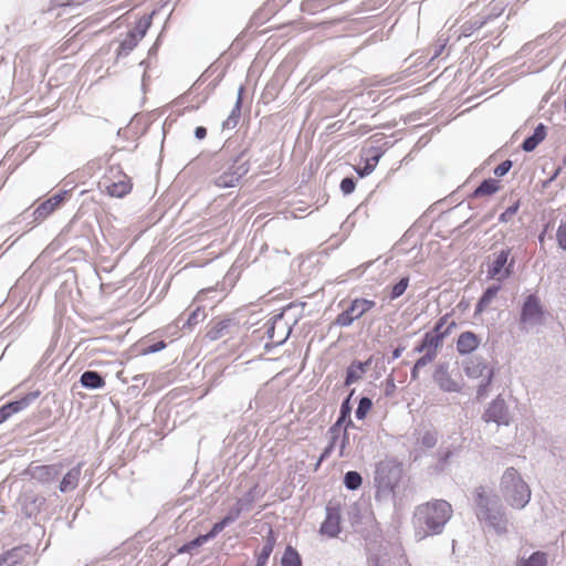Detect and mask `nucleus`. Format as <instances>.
I'll return each mask as SVG.
<instances>
[{
    "label": "nucleus",
    "mask_w": 566,
    "mask_h": 566,
    "mask_svg": "<svg viewBox=\"0 0 566 566\" xmlns=\"http://www.w3.org/2000/svg\"><path fill=\"white\" fill-rule=\"evenodd\" d=\"M376 303L367 298H355L349 306L339 313L335 319V324L340 327L350 326L356 319L370 311Z\"/></svg>",
    "instance_id": "obj_8"
},
{
    "label": "nucleus",
    "mask_w": 566,
    "mask_h": 566,
    "mask_svg": "<svg viewBox=\"0 0 566 566\" xmlns=\"http://www.w3.org/2000/svg\"><path fill=\"white\" fill-rule=\"evenodd\" d=\"M547 127L539 123L533 134L525 138L521 145L522 149L526 153L533 151L546 137Z\"/></svg>",
    "instance_id": "obj_22"
},
{
    "label": "nucleus",
    "mask_w": 566,
    "mask_h": 566,
    "mask_svg": "<svg viewBox=\"0 0 566 566\" xmlns=\"http://www.w3.org/2000/svg\"><path fill=\"white\" fill-rule=\"evenodd\" d=\"M208 541L206 539L205 535H199L197 536L196 538L185 543L182 546H180L178 548V553L179 554H186V553H191L193 549L202 546L203 544H206Z\"/></svg>",
    "instance_id": "obj_40"
},
{
    "label": "nucleus",
    "mask_w": 566,
    "mask_h": 566,
    "mask_svg": "<svg viewBox=\"0 0 566 566\" xmlns=\"http://www.w3.org/2000/svg\"><path fill=\"white\" fill-rule=\"evenodd\" d=\"M449 363H439L433 371L432 378L440 390L444 392H460L462 390V382L453 378L449 371Z\"/></svg>",
    "instance_id": "obj_12"
},
{
    "label": "nucleus",
    "mask_w": 566,
    "mask_h": 566,
    "mask_svg": "<svg viewBox=\"0 0 566 566\" xmlns=\"http://www.w3.org/2000/svg\"><path fill=\"white\" fill-rule=\"evenodd\" d=\"M82 473V463H78L77 465L73 467L71 470H69L64 476L62 478L59 490L62 493L70 492L74 490L80 481V476Z\"/></svg>",
    "instance_id": "obj_21"
},
{
    "label": "nucleus",
    "mask_w": 566,
    "mask_h": 566,
    "mask_svg": "<svg viewBox=\"0 0 566 566\" xmlns=\"http://www.w3.org/2000/svg\"><path fill=\"white\" fill-rule=\"evenodd\" d=\"M421 342L428 349V353L438 355V349L443 345V335L429 331L423 335Z\"/></svg>",
    "instance_id": "obj_32"
},
{
    "label": "nucleus",
    "mask_w": 566,
    "mask_h": 566,
    "mask_svg": "<svg viewBox=\"0 0 566 566\" xmlns=\"http://www.w3.org/2000/svg\"><path fill=\"white\" fill-rule=\"evenodd\" d=\"M438 442V433L433 430L424 431L420 438V443L427 449H432Z\"/></svg>",
    "instance_id": "obj_45"
},
{
    "label": "nucleus",
    "mask_w": 566,
    "mask_h": 566,
    "mask_svg": "<svg viewBox=\"0 0 566 566\" xmlns=\"http://www.w3.org/2000/svg\"><path fill=\"white\" fill-rule=\"evenodd\" d=\"M354 394V390L349 394V396L343 400L340 408H339V416L337 418L338 421L345 423L346 429L355 427L353 420L350 419L352 413V405H350V398Z\"/></svg>",
    "instance_id": "obj_33"
},
{
    "label": "nucleus",
    "mask_w": 566,
    "mask_h": 566,
    "mask_svg": "<svg viewBox=\"0 0 566 566\" xmlns=\"http://www.w3.org/2000/svg\"><path fill=\"white\" fill-rule=\"evenodd\" d=\"M452 455L453 451L451 449H439L436 453L437 462L430 467V471L436 474L444 472Z\"/></svg>",
    "instance_id": "obj_28"
},
{
    "label": "nucleus",
    "mask_w": 566,
    "mask_h": 566,
    "mask_svg": "<svg viewBox=\"0 0 566 566\" xmlns=\"http://www.w3.org/2000/svg\"><path fill=\"white\" fill-rule=\"evenodd\" d=\"M368 366V361H353L346 369L345 386H350L352 384L359 380L366 373Z\"/></svg>",
    "instance_id": "obj_25"
},
{
    "label": "nucleus",
    "mask_w": 566,
    "mask_h": 566,
    "mask_svg": "<svg viewBox=\"0 0 566 566\" xmlns=\"http://www.w3.org/2000/svg\"><path fill=\"white\" fill-rule=\"evenodd\" d=\"M556 241L558 247L566 251V221L560 222L556 232Z\"/></svg>",
    "instance_id": "obj_51"
},
{
    "label": "nucleus",
    "mask_w": 566,
    "mask_h": 566,
    "mask_svg": "<svg viewBox=\"0 0 566 566\" xmlns=\"http://www.w3.org/2000/svg\"><path fill=\"white\" fill-rule=\"evenodd\" d=\"M343 426H345V423L336 420V422L329 427V429L327 430V436L329 437L331 442L336 443L337 439L342 433Z\"/></svg>",
    "instance_id": "obj_50"
},
{
    "label": "nucleus",
    "mask_w": 566,
    "mask_h": 566,
    "mask_svg": "<svg viewBox=\"0 0 566 566\" xmlns=\"http://www.w3.org/2000/svg\"><path fill=\"white\" fill-rule=\"evenodd\" d=\"M500 289V285H490L489 287H486V290L483 292L482 296L479 298L476 303L475 314L482 313L491 304V302L497 295Z\"/></svg>",
    "instance_id": "obj_30"
},
{
    "label": "nucleus",
    "mask_w": 566,
    "mask_h": 566,
    "mask_svg": "<svg viewBox=\"0 0 566 566\" xmlns=\"http://www.w3.org/2000/svg\"><path fill=\"white\" fill-rule=\"evenodd\" d=\"M112 176L105 177L101 185L105 191L115 198H123L132 190L130 179L120 170H111Z\"/></svg>",
    "instance_id": "obj_9"
},
{
    "label": "nucleus",
    "mask_w": 566,
    "mask_h": 566,
    "mask_svg": "<svg viewBox=\"0 0 566 566\" xmlns=\"http://www.w3.org/2000/svg\"><path fill=\"white\" fill-rule=\"evenodd\" d=\"M520 209V201H515L513 205L507 207L504 212H502L499 217V221L506 223L512 220V218L517 213Z\"/></svg>",
    "instance_id": "obj_47"
},
{
    "label": "nucleus",
    "mask_w": 566,
    "mask_h": 566,
    "mask_svg": "<svg viewBox=\"0 0 566 566\" xmlns=\"http://www.w3.org/2000/svg\"><path fill=\"white\" fill-rule=\"evenodd\" d=\"M336 0H303L301 9L308 14H315L335 3Z\"/></svg>",
    "instance_id": "obj_29"
},
{
    "label": "nucleus",
    "mask_w": 566,
    "mask_h": 566,
    "mask_svg": "<svg viewBox=\"0 0 566 566\" xmlns=\"http://www.w3.org/2000/svg\"><path fill=\"white\" fill-rule=\"evenodd\" d=\"M290 333H291V327H289V329H287L286 334H285L281 339L276 340V343H277L279 345L283 344V343L287 339V337H289Z\"/></svg>",
    "instance_id": "obj_63"
},
{
    "label": "nucleus",
    "mask_w": 566,
    "mask_h": 566,
    "mask_svg": "<svg viewBox=\"0 0 566 566\" xmlns=\"http://www.w3.org/2000/svg\"><path fill=\"white\" fill-rule=\"evenodd\" d=\"M420 369L421 368H416V364L413 365V367L411 368V371H410L411 380H417L419 378Z\"/></svg>",
    "instance_id": "obj_61"
},
{
    "label": "nucleus",
    "mask_w": 566,
    "mask_h": 566,
    "mask_svg": "<svg viewBox=\"0 0 566 566\" xmlns=\"http://www.w3.org/2000/svg\"><path fill=\"white\" fill-rule=\"evenodd\" d=\"M545 311L541 300L535 294L525 297L520 313V329L528 332L535 326L544 324Z\"/></svg>",
    "instance_id": "obj_6"
},
{
    "label": "nucleus",
    "mask_w": 566,
    "mask_h": 566,
    "mask_svg": "<svg viewBox=\"0 0 566 566\" xmlns=\"http://www.w3.org/2000/svg\"><path fill=\"white\" fill-rule=\"evenodd\" d=\"M247 148L235 151L234 140H227L217 154L219 159L232 163L228 170L214 178V185L219 188L234 187L249 171V158H245Z\"/></svg>",
    "instance_id": "obj_3"
},
{
    "label": "nucleus",
    "mask_w": 566,
    "mask_h": 566,
    "mask_svg": "<svg viewBox=\"0 0 566 566\" xmlns=\"http://www.w3.org/2000/svg\"><path fill=\"white\" fill-rule=\"evenodd\" d=\"M408 285H409V277L408 276L401 277L392 286L389 298L390 300H396V298L400 297L406 292Z\"/></svg>",
    "instance_id": "obj_43"
},
{
    "label": "nucleus",
    "mask_w": 566,
    "mask_h": 566,
    "mask_svg": "<svg viewBox=\"0 0 566 566\" xmlns=\"http://www.w3.org/2000/svg\"><path fill=\"white\" fill-rule=\"evenodd\" d=\"M282 566H302V558L298 554V552L289 545L282 556L281 559Z\"/></svg>",
    "instance_id": "obj_36"
},
{
    "label": "nucleus",
    "mask_w": 566,
    "mask_h": 566,
    "mask_svg": "<svg viewBox=\"0 0 566 566\" xmlns=\"http://www.w3.org/2000/svg\"><path fill=\"white\" fill-rule=\"evenodd\" d=\"M343 195L348 196L354 192L356 188V180L354 177H345L339 185Z\"/></svg>",
    "instance_id": "obj_49"
},
{
    "label": "nucleus",
    "mask_w": 566,
    "mask_h": 566,
    "mask_svg": "<svg viewBox=\"0 0 566 566\" xmlns=\"http://www.w3.org/2000/svg\"><path fill=\"white\" fill-rule=\"evenodd\" d=\"M448 322V316L444 315L442 317L439 318V321L436 323L434 327L430 331L434 334H442L443 335V338L449 334L450 329L452 326H454V323H450L448 327H444V325L447 324Z\"/></svg>",
    "instance_id": "obj_46"
},
{
    "label": "nucleus",
    "mask_w": 566,
    "mask_h": 566,
    "mask_svg": "<svg viewBox=\"0 0 566 566\" xmlns=\"http://www.w3.org/2000/svg\"><path fill=\"white\" fill-rule=\"evenodd\" d=\"M480 344L479 337L473 332H463L457 340V350L461 355H468L474 352Z\"/></svg>",
    "instance_id": "obj_19"
},
{
    "label": "nucleus",
    "mask_w": 566,
    "mask_h": 566,
    "mask_svg": "<svg viewBox=\"0 0 566 566\" xmlns=\"http://www.w3.org/2000/svg\"><path fill=\"white\" fill-rule=\"evenodd\" d=\"M80 382L86 389H101L106 385L104 377L95 370L84 371L80 377Z\"/></svg>",
    "instance_id": "obj_24"
},
{
    "label": "nucleus",
    "mask_w": 566,
    "mask_h": 566,
    "mask_svg": "<svg viewBox=\"0 0 566 566\" xmlns=\"http://www.w3.org/2000/svg\"><path fill=\"white\" fill-rule=\"evenodd\" d=\"M137 36L128 31L125 39L120 42L116 56L117 59L127 56L138 44Z\"/></svg>",
    "instance_id": "obj_34"
},
{
    "label": "nucleus",
    "mask_w": 566,
    "mask_h": 566,
    "mask_svg": "<svg viewBox=\"0 0 566 566\" xmlns=\"http://www.w3.org/2000/svg\"><path fill=\"white\" fill-rule=\"evenodd\" d=\"M549 228H551V223L548 222V223H546V224H545V227H544L543 231L538 234V241H539V243H543V242H544V240H545V235H546V233H547V231H548V229H549Z\"/></svg>",
    "instance_id": "obj_60"
},
{
    "label": "nucleus",
    "mask_w": 566,
    "mask_h": 566,
    "mask_svg": "<svg viewBox=\"0 0 566 566\" xmlns=\"http://www.w3.org/2000/svg\"><path fill=\"white\" fill-rule=\"evenodd\" d=\"M512 249H502L495 254L494 260L488 266V277L503 281L511 276L514 271L515 258L510 259Z\"/></svg>",
    "instance_id": "obj_7"
},
{
    "label": "nucleus",
    "mask_w": 566,
    "mask_h": 566,
    "mask_svg": "<svg viewBox=\"0 0 566 566\" xmlns=\"http://www.w3.org/2000/svg\"><path fill=\"white\" fill-rule=\"evenodd\" d=\"M380 157H381V154L376 153L375 155H373L370 157V159H368V161L365 164L364 167L358 168L356 171L359 175V177H366V176L370 175L374 171V169L376 168Z\"/></svg>",
    "instance_id": "obj_41"
},
{
    "label": "nucleus",
    "mask_w": 566,
    "mask_h": 566,
    "mask_svg": "<svg viewBox=\"0 0 566 566\" xmlns=\"http://www.w3.org/2000/svg\"><path fill=\"white\" fill-rule=\"evenodd\" d=\"M234 322L231 318H224L212 323L207 331L206 337L210 340H218L230 333Z\"/></svg>",
    "instance_id": "obj_20"
},
{
    "label": "nucleus",
    "mask_w": 566,
    "mask_h": 566,
    "mask_svg": "<svg viewBox=\"0 0 566 566\" xmlns=\"http://www.w3.org/2000/svg\"><path fill=\"white\" fill-rule=\"evenodd\" d=\"M40 396V391H31L25 396L20 398L19 400L10 401L0 407V424L7 421L11 416L18 413L25 408H28L32 402H34Z\"/></svg>",
    "instance_id": "obj_14"
},
{
    "label": "nucleus",
    "mask_w": 566,
    "mask_h": 566,
    "mask_svg": "<svg viewBox=\"0 0 566 566\" xmlns=\"http://www.w3.org/2000/svg\"><path fill=\"white\" fill-rule=\"evenodd\" d=\"M276 537L272 528H269L268 535L264 538V544L261 551L256 554L255 566H265L274 549Z\"/></svg>",
    "instance_id": "obj_23"
},
{
    "label": "nucleus",
    "mask_w": 566,
    "mask_h": 566,
    "mask_svg": "<svg viewBox=\"0 0 566 566\" xmlns=\"http://www.w3.org/2000/svg\"><path fill=\"white\" fill-rule=\"evenodd\" d=\"M512 166V160L506 159L502 161L499 166H496L493 172L496 177H503L511 170Z\"/></svg>",
    "instance_id": "obj_52"
},
{
    "label": "nucleus",
    "mask_w": 566,
    "mask_h": 566,
    "mask_svg": "<svg viewBox=\"0 0 566 566\" xmlns=\"http://www.w3.org/2000/svg\"><path fill=\"white\" fill-rule=\"evenodd\" d=\"M46 503V499L33 491H24L18 499L20 513L27 518L36 517Z\"/></svg>",
    "instance_id": "obj_11"
},
{
    "label": "nucleus",
    "mask_w": 566,
    "mask_h": 566,
    "mask_svg": "<svg viewBox=\"0 0 566 566\" xmlns=\"http://www.w3.org/2000/svg\"><path fill=\"white\" fill-rule=\"evenodd\" d=\"M516 566H547V554L536 551L527 558H521Z\"/></svg>",
    "instance_id": "obj_35"
},
{
    "label": "nucleus",
    "mask_w": 566,
    "mask_h": 566,
    "mask_svg": "<svg viewBox=\"0 0 566 566\" xmlns=\"http://www.w3.org/2000/svg\"><path fill=\"white\" fill-rule=\"evenodd\" d=\"M402 476V467L395 460L380 461L376 465L374 482L377 500L394 497L395 489Z\"/></svg>",
    "instance_id": "obj_5"
},
{
    "label": "nucleus",
    "mask_w": 566,
    "mask_h": 566,
    "mask_svg": "<svg viewBox=\"0 0 566 566\" xmlns=\"http://www.w3.org/2000/svg\"><path fill=\"white\" fill-rule=\"evenodd\" d=\"M453 513L446 500H433L418 505L413 513L415 535L418 539L442 533Z\"/></svg>",
    "instance_id": "obj_1"
},
{
    "label": "nucleus",
    "mask_w": 566,
    "mask_h": 566,
    "mask_svg": "<svg viewBox=\"0 0 566 566\" xmlns=\"http://www.w3.org/2000/svg\"><path fill=\"white\" fill-rule=\"evenodd\" d=\"M405 350V347L399 346L392 352V359H397L401 356L402 352Z\"/></svg>",
    "instance_id": "obj_62"
},
{
    "label": "nucleus",
    "mask_w": 566,
    "mask_h": 566,
    "mask_svg": "<svg viewBox=\"0 0 566 566\" xmlns=\"http://www.w3.org/2000/svg\"><path fill=\"white\" fill-rule=\"evenodd\" d=\"M371 407H373L371 399L368 398V397H361L359 399L358 406H357L356 411H355L356 418L358 420L365 419V417L367 416V413L371 409Z\"/></svg>",
    "instance_id": "obj_42"
},
{
    "label": "nucleus",
    "mask_w": 566,
    "mask_h": 566,
    "mask_svg": "<svg viewBox=\"0 0 566 566\" xmlns=\"http://www.w3.org/2000/svg\"><path fill=\"white\" fill-rule=\"evenodd\" d=\"M206 318V312L201 310L200 307H197L195 311H192L187 318L184 317V315H180L176 324L181 329H192L196 325H198L200 322H202Z\"/></svg>",
    "instance_id": "obj_26"
},
{
    "label": "nucleus",
    "mask_w": 566,
    "mask_h": 566,
    "mask_svg": "<svg viewBox=\"0 0 566 566\" xmlns=\"http://www.w3.org/2000/svg\"><path fill=\"white\" fill-rule=\"evenodd\" d=\"M281 321H282V315H277L274 317L272 326H270L266 331V335L269 338H271V339L274 338L275 324Z\"/></svg>",
    "instance_id": "obj_57"
},
{
    "label": "nucleus",
    "mask_w": 566,
    "mask_h": 566,
    "mask_svg": "<svg viewBox=\"0 0 566 566\" xmlns=\"http://www.w3.org/2000/svg\"><path fill=\"white\" fill-rule=\"evenodd\" d=\"M348 442H349V436L347 433V429L345 428V430L343 432L340 446H339V455L340 457H343L345 454V449H346V446L348 444Z\"/></svg>",
    "instance_id": "obj_56"
},
{
    "label": "nucleus",
    "mask_w": 566,
    "mask_h": 566,
    "mask_svg": "<svg viewBox=\"0 0 566 566\" xmlns=\"http://www.w3.org/2000/svg\"><path fill=\"white\" fill-rule=\"evenodd\" d=\"M438 355L436 354H431V353H427V354H423L421 357H419L417 360H416V368H423L426 367L428 364L432 363L436 358H437Z\"/></svg>",
    "instance_id": "obj_53"
},
{
    "label": "nucleus",
    "mask_w": 566,
    "mask_h": 566,
    "mask_svg": "<svg viewBox=\"0 0 566 566\" xmlns=\"http://www.w3.org/2000/svg\"><path fill=\"white\" fill-rule=\"evenodd\" d=\"M232 523L233 521L226 514L223 518L213 524V526L207 534H203L206 539L210 541L214 538L219 533H221L228 525Z\"/></svg>",
    "instance_id": "obj_39"
},
{
    "label": "nucleus",
    "mask_w": 566,
    "mask_h": 566,
    "mask_svg": "<svg viewBox=\"0 0 566 566\" xmlns=\"http://www.w3.org/2000/svg\"><path fill=\"white\" fill-rule=\"evenodd\" d=\"M482 418L485 422H495L497 426H509L511 417L505 400L501 396H497L489 405Z\"/></svg>",
    "instance_id": "obj_13"
},
{
    "label": "nucleus",
    "mask_w": 566,
    "mask_h": 566,
    "mask_svg": "<svg viewBox=\"0 0 566 566\" xmlns=\"http://www.w3.org/2000/svg\"><path fill=\"white\" fill-rule=\"evenodd\" d=\"M63 465L61 463L29 467L28 473L31 479L46 484L56 480L62 473Z\"/></svg>",
    "instance_id": "obj_16"
},
{
    "label": "nucleus",
    "mask_w": 566,
    "mask_h": 566,
    "mask_svg": "<svg viewBox=\"0 0 566 566\" xmlns=\"http://www.w3.org/2000/svg\"><path fill=\"white\" fill-rule=\"evenodd\" d=\"M243 92H244V87L241 85L238 91V97H237L235 105L232 108L228 118L222 124L223 128L230 129V128H234L238 125L240 116H241V105H242Z\"/></svg>",
    "instance_id": "obj_27"
},
{
    "label": "nucleus",
    "mask_w": 566,
    "mask_h": 566,
    "mask_svg": "<svg viewBox=\"0 0 566 566\" xmlns=\"http://www.w3.org/2000/svg\"><path fill=\"white\" fill-rule=\"evenodd\" d=\"M70 196L69 190H63L59 193H55L51 198L46 199L42 203H40L36 209L32 212L34 221H42L48 218L51 213H53L60 205L66 200Z\"/></svg>",
    "instance_id": "obj_17"
},
{
    "label": "nucleus",
    "mask_w": 566,
    "mask_h": 566,
    "mask_svg": "<svg viewBox=\"0 0 566 566\" xmlns=\"http://www.w3.org/2000/svg\"><path fill=\"white\" fill-rule=\"evenodd\" d=\"M340 510L337 506H326V517L321 525L319 532L329 538L337 537L340 533Z\"/></svg>",
    "instance_id": "obj_18"
},
{
    "label": "nucleus",
    "mask_w": 566,
    "mask_h": 566,
    "mask_svg": "<svg viewBox=\"0 0 566 566\" xmlns=\"http://www.w3.org/2000/svg\"><path fill=\"white\" fill-rule=\"evenodd\" d=\"M500 189L499 180L496 179H484L473 191L472 197L479 198L483 196H491Z\"/></svg>",
    "instance_id": "obj_31"
},
{
    "label": "nucleus",
    "mask_w": 566,
    "mask_h": 566,
    "mask_svg": "<svg viewBox=\"0 0 566 566\" xmlns=\"http://www.w3.org/2000/svg\"><path fill=\"white\" fill-rule=\"evenodd\" d=\"M494 373H489L486 378H483L476 390L478 399H482L488 395L489 387L493 380Z\"/></svg>",
    "instance_id": "obj_48"
},
{
    "label": "nucleus",
    "mask_w": 566,
    "mask_h": 566,
    "mask_svg": "<svg viewBox=\"0 0 566 566\" xmlns=\"http://www.w3.org/2000/svg\"><path fill=\"white\" fill-rule=\"evenodd\" d=\"M263 496L262 490L258 484H254L248 492L237 500L233 506L230 507L227 515L235 522L244 512L253 509L254 504Z\"/></svg>",
    "instance_id": "obj_10"
},
{
    "label": "nucleus",
    "mask_w": 566,
    "mask_h": 566,
    "mask_svg": "<svg viewBox=\"0 0 566 566\" xmlns=\"http://www.w3.org/2000/svg\"><path fill=\"white\" fill-rule=\"evenodd\" d=\"M413 353H417V354H427L428 353V349L426 348V346L423 345L422 342H420L418 345L415 346L413 348Z\"/></svg>",
    "instance_id": "obj_59"
},
{
    "label": "nucleus",
    "mask_w": 566,
    "mask_h": 566,
    "mask_svg": "<svg viewBox=\"0 0 566 566\" xmlns=\"http://www.w3.org/2000/svg\"><path fill=\"white\" fill-rule=\"evenodd\" d=\"M207 136V129L203 126H198L195 129V137L197 139H203Z\"/></svg>",
    "instance_id": "obj_58"
},
{
    "label": "nucleus",
    "mask_w": 566,
    "mask_h": 566,
    "mask_svg": "<svg viewBox=\"0 0 566 566\" xmlns=\"http://www.w3.org/2000/svg\"><path fill=\"white\" fill-rule=\"evenodd\" d=\"M19 563V549L14 548L0 555V566H14Z\"/></svg>",
    "instance_id": "obj_44"
},
{
    "label": "nucleus",
    "mask_w": 566,
    "mask_h": 566,
    "mask_svg": "<svg viewBox=\"0 0 566 566\" xmlns=\"http://www.w3.org/2000/svg\"><path fill=\"white\" fill-rule=\"evenodd\" d=\"M151 24V15H144L138 20L136 23V27L130 30L129 32L137 36V40L140 41L147 33V30L149 29Z\"/></svg>",
    "instance_id": "obj_38"
},
{
    "label": "nucleus",
    "mask_w": 566,
    "mask_h": 566,
    "mask_svg": "<svg viewBox=\"0 0 566 566\" xmlns=\"http://www.w3.org/2000/svg\"><path fill=\"white\" fill-rule=\"evenodd\" d=\"M500 489L503 497L513 509H524L531 500V489L528 484L513 467L504 471L501 478Z\"/></svg>",
    "instance_id": "obj_4"
},
{
    "label": "nucleus",
    "mask_w": 566,
    "mask_h": 566,
    "mask_svg": "<svg viewBox=\"0 0 566 566\" xmlns=\"http://www.w3.org/2000/svg\"><path fill=\"white\" fill-rule=\"evenodd\" d=\"M335 444H336L335 442L329 441L328 446L323 450V452L316 463V467H319V464L332 454V452L335 448Z\"/></svg>",
    "instance_id": "obj_54"
},
{
    "label": "nucleus",
    "mask_w": 566,
    "mask_h": 566,
    "mask_svg": "<svg viewBox=\"0 0 566 566\" xmlns=\"http://www.w3.org/2000/svg\"><path fill=\"white\" fill-rule=\"evenodd\" d=\"M395 388V384L392 379L388 380V389Z\"/></svg>",
    "instance_id": "obj_64"
},
{
    "label": "nucleus",
    "mask_w": 566,
    "mask_h": 566,
    "mask_svg": "<svg viewBox=\"0 0 566 566\" xmlns=\"http://www.w3.org/2000/svg\"><path fill=\"white\" fill-rule=\"evenodd\" d=\"M475 515L480 523L493 530L497 535L509 531L510 520L499 496L484 486L474 490Z\"/></svg>",
    "instance_id": "obj_2"
},
{
    "label": "nucleus",
    "mask_w": 566,
    "mask_h": 566,
    "mask_svg": "<svg viewBox=\"0 0 566 566\" xmlns=\"http://www.w3.org/2000/svg\"><path fill=\"white\" fill-rule=\"evenodd\" d=\"M363 478L357 471H348L344 475V485L347 490L355 491L360 488Z\"/></svg>",
    "instance_id": "obj_37"
},
{
    "label": "nucleus",
    "mask_w": 566,
    "mask_h": 566,
    "mask_svg": "<svg viewBox=\"0 0 566 566\" xmlns=\"http://www.w3.org/2000/svg\"><path fill=\"white\" fill-rule=\"evenodd\" d=\"M463 370L472 379H483L488 377L489 373H494L493 367L481 356H471L463 360Z\"/></svg>",
    "instance_id": "obj_15"
},
{
    "label": "nucleus",
    "mask_w": 566,
    "mask_h": 566,
    "mask_svg": "<svg viewBox=\"0 0 566 566\" xmlns=\"http://www.w3.org/2000/svg\"><path fill=\"white\" fill-rule=\"evenodd\" d=\"M165 347H166V343L164 340H160V342H157V343L148 346L146 349H144V353L145 354L158 353L161 349H164Z\"/></svg>",
    "instance_id": "obj_55"
}]
</instances>
